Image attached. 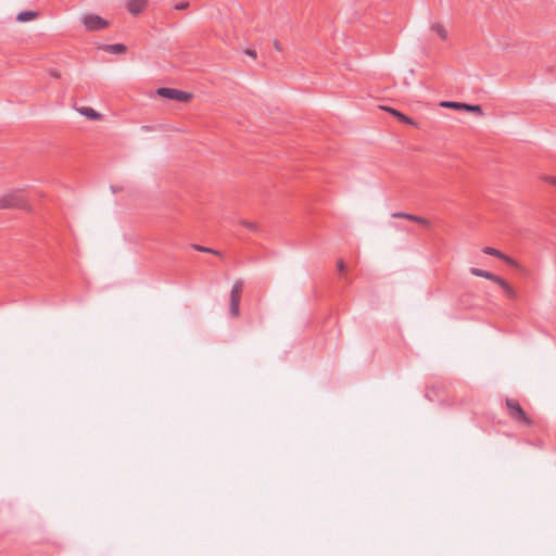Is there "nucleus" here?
I'll return each mask as SVG.
<instances>
[{"label":"nucleus","instance_id":"4be33fe9","mask_svg":"<svg viewBox=\"0 0 556 556\" xmlns=\"http://www.w3.org/2000/svg\"><path fill=\"white\" fill-rule=\"evenodd\" d=\"M546 180L552 182L553 185H556V178L555 177H546Z\"/></svg>","mask_w":556,"mask_h":556},{"label":"nucleus","instance_id":"6ab92c4d","mask_svg":"<svg viewBox=\"0 0 556 556\" xmlns=\"http://www.w3.org/2000/svg\"><path fill=\"white\" fill-rule=\"evenodd\" d=\"M337 267H338V270L340 273L344 271L345 270V263H344V261L343 260H339L337 262Z\"/></svg>","mask_w":556,"mask_h":556},{"label":"nucleus","instance_id":"bb28decb","mask_svg":"<svg viewBox=\"0 0 556 556\" xmlns=\"http://www.w3.org/2000/svg\"><path fill=\"white\" fill-rule=\"evenodd\" d=\"M142 129H143V130H146V131H148V130H150L151 128H150L149 126H142Z\"/></svg>","mask_w":556,"mask_h":556},{"label":"nucleus","instance_id":"f3484780","mask_svg":"<svg viewBox=\"0 0 556 556\" xmlns=\"http://www.w3.org/2000/svg\"><path fill=\"white\" fill-rule=\"evenodd\" d=\"M241 225H243L244 227H247L251 231H255L256 232V231L260 230V227L257 226V224H255L253 222L242 220Z\"/></svg>","mask_w":556,"mask_h":556},{"label":"nucleus","instance_id":"5701e85b","mask_svg":"<svg viewBox=\"0 0 556 556\" xmlns=\"http://www.w3.org/2000/svg\"><path fill=\"white\" fill-rule=\"evenodd\" d=\"M50 73H51V75H52L54 78H59V77H60V74H59L56 71H51Z\"/></svg>","mask_w":556,"mask_h":556},{"label":"nucleus","instance_id":"b1692460","mask_svg":"<svg viewBox=\"0 0 556 556\" xmlns=\"http://www.w3.org/2000/svg\"><path fill=\"white\" fill-rule=\"evenodd\" d=\"M275 49L280 51L281 50V46L278 41H275Z\"/></svg>","mask_w":556,"mask_h":556},{"label":"nucleus","instance_id":"f8f14e48","mask_svg":"<svg viewBox=\"0 0 556 556\" xmlns=\"http://www.w3.org/2000/svg\"><path fill=\"white\" fill-rule=\"evenodd\" d=\"M483 252H484L485 254H489V255L495 256V257H497V258H500V260H504V261H506V262H508V263H510V262H511V260H510L508 256H506L503 252H501L500 250H496L495 248L485 247V248L483 249Z\"/></svg>","mask_w":556,"mask_h":556},{"label":"nucleus","instance_id":"39448f33","mask_svg":"<svg viewBox=\"0 0 556 556\" xmlns=\"http://www.w3.org/2000/svg\"><path fill=\"white\" fill-rule=\"evenodd\" d=\"M242 289H243V281L242 280L235 281L231 292H230L229 314L231 317H238L240 314V300H241Z\"/></svg>","mask_w":556,"mask_h":556},{"label":"nucleus","instance_id":"1a4fd4ad","mask_svg":"<svg viewBox=\"0 0 556 556\" xmlns=\"http://www.w3.org/2000/svg\"><path fill=\"white\" fill-rule=\"evenodd\" d=\"M146 0H129L127 3V9L132 15H138L146 8Z\"/></svg>","mask_w":556,"mask_h":556},{"label":"nucleus","instance_id":"a211bd4d","mask_svg":"<svg viewBox=\"0 0 556 556\" xmlns=\"http://www.w3.org/2000/svg\"><path fill=\"white\" fill-rule=\"evenodd\" d=\"M510 299L515 298V290L506 282V286H500Z\"/></svg>","mask_w":556,"mask_h":556},{"label":"nucleus","instance_id":"6e6552de","mask_svg":"<svg viewBox=\"0 0 556 556\" xmlns=\"http://www.w3.org/2000/svg\"><path fill=\"white\" fill-rule=\"evenodd\" d=\"M391 216L393 218H405V219H408L410 222H414V223H417L419 225H422L425 227H428L430 225V222L427 218L418 216V215L405 213V212H395Z\"/></svg>","mask_w":556,"mask_h":556},{"label":"nucleus","instance_id":"ddd939ff","mask_svg":"<svg viewBox=\"0 0 556 556\" xmlns=\"http://www.w3.org/2000/svg\"><path fill=\"white\" fill-rule=\"evenodd\" d=\"M36 17H37V12H35V11H22L17 14L16 21L24 23V22L33 21Z\"/></svg>","mask_w":556,"mask_h":556},{"label":"nucleus","instance_id":"cd10ccee","mask_svg":"<svg viewBox=\"0 0 556 556\" xmlns=\"http://www.w3.org/2000/svg\"><path fill=\"white\" fill-rule=\"evenodd\" d=\"M407 80H409V77H405V84H407V85H408V81H407Z\"/></svg>","mask_w":556,"mask_h":556},{"label":"nucleus","instance_id":"9b49d317","mask_svg":"<svg viewBox=\"0 0 556 556\" xmlns=\"http://www.w3.org/2000/svg\"><path fill=\"white\" fill-rule=\"evenodd\" d=\"M102 49L112 54H123L126 52L127 47L124 43L104 45Z\"/></svg>","mask_w":556,"mask_h":556},{"label":"nucleus","instance_id":"4468645a","mask_svg":"<svg viewBox=\"0 0 556 556\" xmlns=\"http://www.w3.org/2000/svg\"><path fill=\"white\" fill-rule=\"evenodd\" d=\"M192 248L195 251H199V252L211 253V254H214V255H220L219 251L214 250V249L208 248V247H204V245H200V244H192Z\"/></svg>","mask_w":556,"mask_h":556},{"label":"nucleus","instance_id":"20e7f679","mask_svg":"<svg viewBox=\"0 0 556 556\" xmlns=\"http://www.w3.org/2000/svg\"><path fill=\"white\" fill-rule=\"evenodd\" d=\"M156 93L162 98L181 103H187L191 99V94L189 92L169 87H160L156 89Z\"/></svg>","mask_w":556,"mask_h":556},{"label":"nucleus","instance_id":"a878e982","mask_svg":"<svg viewBox=\"0 0 556 556\" xmlns=\"http://www.w3.org/2000/svg\"><path fill=\"white\" fill-rule=\"evenodd\" d=\"M111 190L113 193L117 192V190H121V188H116L115 186H111Z\"/></svg>","mask_w":556,"mask_h":556},{"label":"nucleus","instance_id":"7ed1b4c3","mask_svg":"<svg viewBox=\"0 0 556 556\" xmlns=\"http://www.w3.org/2000/svg\"><path fill=\"white\" fill-rule=\"evenodd\" d=\"M26 200L20 190L12 191L0 199V208H26Z\"/></svg>","mask_w":556,"mask_h":556},{"label":"nucleus","instance_id":"0eeeda50","mask_svg":"<svg viewBox=\"0 0 556 556\" xmlns=\"http://www.w3.org/2000/svg\"><path fill=\"white\" fill-rule=\"evenodd\" d=\"M470 273L477 277H482V278L492 280L493 282L497 283L498 286H506V280H504L502 277H500L491 271L471 267Z\"/></svg>","mask_w":556,"mask_h":556},{"label":"nucleus","instance_id":"f257e3e1","mask_svg":"<svg viewBox=\"0 0 556 556\" xmlns=\"http://www.w3.org/2000/svg\"><path fill=\"white\" fill-rule=\"evenodd\" d=\"M505 404L509 412V416L513 420L522 422L526 426H532V419L528 417V415L526 414V412L523 410V408L521 407L517 400L507 397L505 400Z\"/></svg>","mask_w":556,"mask_h":556},{"label":"nucleus","instance_id":"393cba45","mask_svg":"<svg viewBox=\"0 0 556 556\" xmlns=\"http://www.w3.org/2000/svg\"><path fill=\"white\" fill-rule=\"evenodd\" d=\"M187 5H188L187 3H181V4L177 5V9L182 10V9H185Z\"/></svg>","mask_w":556,"mask_h":556},{"label":"nucleus","instance_id":"9d476101","mask_svg":"<svg viewBox=\"0 0 556 556\" xmlns=\"http://www.w3.org/2000/svg\"><path fill=\"white\" fill-rule=\"evenodd\" d=\"M77 111L90 121H99L102 117V115L99 112L89 106L79 108L77 109Z\"/></svg>","mask_w":556,"mask_h":556},{"label":"nucleus","instance_id":"2eb2a0df","mask_svg":"<svg viewBox=\"0 0 556 556\" xmlns=\"http://www.w3.org/2000/svg\"><path fill=\"white\" fill-rule=\"evenodd\" d=\"M431 29L435 31L440 36V38L444 40L447 38V31L441 24H433L431 26Z\"/></svg>","mask_w":556,"mask_h":556},{"label":"nucleus","instance_id":"c85d7f7f","mask_svg":"<svg viewBox=\"0 0 556 556\" xmlns=\"http://www.w3.org/2000/svg\"><path fill=\"white\" fill-rule=\"evenodd\" d=\"M407 80H409V77H405V84H407V85H408V81H407Z\"/></svg>","mask_w":556,"mask_h":556},{"label":"nucleus","instance_id":"412c9836","mask_svg":"<svg viewBox=\"0 0 556 556\" xmlns=\"http://www.w3.org/2000/svg\"><path fill=\"white\" fill-rule=\"evenodd\" d=\"M387 111H389L392 115H394L396 117V113H401L400 111L395 110V109H387Z\"/></svg>","mask_w":556,"mask_h":556},{"label":"nucleus","instance_id":"dca6fc26","mask_svg":"<svg viewBox=\"0 0 556 556\" xmlns=\"http://www.w3.org/2000/svg\"><path fill=\"white\" fill-rule=\"evenodd\" d=\"M396 117H397L399 121H401L404 124L415 125V122L409 116H407V115H405L403 113H396Z\"/></svg>","mask_w":556,"mask_h":556},{"label":"nucleus","instance_id":"aec40b11","mask_svg":"<svg viewBox=\"0 0 556 556\" xmlns=\"http://www.w3.org/2000/svg\"><path fill=\"white\" fill-rule=\"evenodd\" d=\"M245 53L252 58H256V51L255 50H252V49H249L245 51Z\"/></svg>","mask_w":556,"mask_h":556},{"label":"nucleus","instance_id":"f03ea898","mask_svg":"<svg viewBox=\"0 0 556 556\" xmlns=\"http://www.w3.org/2000/svg\"><path fill=\"white\" fill-rule=\"evenodd\" d=\"M80 21H81L83 25L85 26V28L89 31L102 30L110 25L108 20H105L94 13L84 14L80 17Z\"/></svg>","mask_w":556,"mask_h":556},{"label":"nucleus","instance_id":"423d86ee","mask_svg":"<svg viewBox=\"0 0 556 556\" xmlns=\"http://www.w3.org/2000/svg\"><path fill=\"white\" fill-rule=\"evenodd\" d=\"M442 108L453 109V110H464L471 113L482 114V108L479 104H468L464 102H456V101H442L440 103Z\"/></svg>","mask_w":556,"mask_h":556}]
</instances>
